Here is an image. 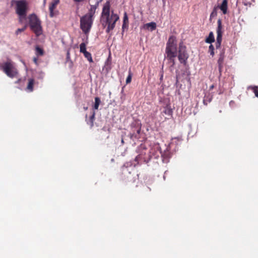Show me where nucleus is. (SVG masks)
<instances>
[{"mask_svg":"<svg viewBox=\"0 0 258 258\" xmlns=\"http://www.w3.org/2000/svg\"><path fill=\"white\" fill-rule=\"evenodd\" d=\"M158 146L150 149L144 145L141 144L137 149L138 155L135 159L138 164H145L152 169H156L159 166L160 159H162L163 152Z\"/></svg>","mask_w":258,"mask_h":258,"instance_id":"nucleus-1","label":"nucleus"},{"mask_svg":"<svg viewBox=\"0 0 258 258\" xmlns=\"http://www.w3.org/2000/svg\"><path fill=\"white\" fill-rule=\"evenodd\" d=\"M182 141V139L180 137L172 138L170 143L163 151V163H167L169 162L172 154L178 150V146L180 145Z\"/></svg>","mask_w":258,"mask_h":258,"instance_id":"nucleus-2","label":"nucleus"},{"mask_svg":"<svg viewBox=\"0 0 258 258\" xmlns=\"http://www.w3.org/2000/svg\"><path fill=\"white\" fill-rule=\"evenodd\" d=\"M12 3L16 4V13L18 16L19 22L22 23L26 19L28 9V3L26 0H12Z\"/></svg>","mask_w":258,"mask_h":258,"instance_id":"nucleus-3","label":"nucleus"},{"mask_svg":"<svg viewBox=\"0 0 258 258\" xmlns=\"http://www.w3.org/2000/svg\"><path fill=\"white\" fill-rule=\"evenodd\" d=\"M29 25L31 30L33 31L36 36H39L42 33V28L41 21L34 13L30 14L28 17Z\"/></svg>","mask_w":258,"mask_h":258,"instance_id":"nucleus-4","label":"nucleus"},{"mask_svg":"<svg viewBox=\"0 0 258 258\" xmlns=\"http://www.w3.org/2000/svg\"><path fill=\"white\" fill-rule=\"evenodd\" d=\"M0 70H2L9 78H15L19 77L18 70L10 61H6L0 65Z\"/></svg>","mask_w":258,"mask_h":258,"instance_id":"nucleus-5","label":"nucleus"},{"mask_svg":"<svg viewBox=\"0 0 258 258\" xmlns=\"http://www.w3.org/2000/svg\"><path fill=\"white\" fill-rule=\"evenodd\" d=\"M165 53L166 55H177V47L176 37L170 36L166 43L165 49Z\"/></svg>","mask_w":258,"mask_h":258,"instance_id":"nucleus-6","label":"nucleus"},{"mask_svg":"<svg viewBox=\"0 0 258 258\" xmlns=\"http://www.w3.org/2000/svg\"><path fill=\"white\" fill-rule=\"evenodd\" d=\"M142 124L139 120H135L131 124V132L128 137L132 140L138 139L141 131Z\"/></svg>","mask_w":258,"mask_h":258,"instance_id":"nucleus-7","label":"nucleus"},{"mask_svg":"<svg viewBox=\"0 0 258 258\" xmlns=\"http://www.w3.org/2000/svg\"><path fill=\"white\" fill-rule=\"evenodd\" d=\"M93 22V19L92 18L85 15L80 19V28L82 31L87 34L90 31Z\"/></svg>","mask_w":258,"mask_h":258,"instance_id":"nucleus-8","label":"nucleus"},{"mask_svg":"<svg viewBox=\"0 0 258 258\" xmlns=\"http://www.w3.org/2000/svg\"><path fill=\"white\" fill-rule=\"evenodd\" d=\"M177 56L180 63L185 66L187 63V60L189 55L186 51V47L183 45L182 42H180L179 44L178 54Z\"/></svg>","mask_w":258,"mask_h":258,"instance_id":"nucleus-9","label":"nucleus"},{"mask_svg":"<svg viewBox=\"0 0 258 258\" xmlns=\"http://www.w3.org/2000/svg\"><path fill=\"white\" fill-rule=\"evenodd\" d=\"M225 57V49L224 48L220 49L218 59V66L219 72L221 73L223 67V62Z\"/></svg>","mask_w":258,"mask_h":258,"instance_id":"nucleus-10","label":"nucleus"},{"mask_svg":"<svg viewBox=\"0 0 258 258\" xmlns=\"http://www.w3.org/2000/svg\"><path fill=\"white\" fill-rule=\"evenodd\" d=\"M218 27L217 28V38L216 41L222 42V26L221 19H219L217 22Z\"/></svg>","mask_w":258,"mask_h":258,"instance_id":"nucleus-11","label":"nucleus"},{"mask_svg":"<svg viewBox=\"0 0 258 258\" xmlns=\"http://www.w3.org/2000/svg\"><path fill=\"white\" fill-rule=\"evenodd\" d=\"M110 5L109 1H107L104 5L102 11L101 13L102 17L106 16L109 17L110 16Z\"/></svg>","mask_w":258,"mask_h":258,"instance_id":"nucleus-12","label":"nucleus"},{"mask_svg":"<svg viewBox=\"0 0 258 258\" xmlns=\"http://www.w3.org/2000/svg\"><path fill=\"white\" fill-rule=\"evenodd\" d=\"M59 0H52L49 6V16L52 18L55 16V13L53 12V10L55 8L56 5L59 3Z\"/></svg>","mask_w":258,"mask_h":258,"instance_id":"nucleus-13","label":"nucleus"},{"mask_svg":"<svg viewBox=\"0 0 258 258\" xmlns=\"http://www.w3.org/2000/svg\"><path fill=\"white\" fill-rule=\"evenodd\" d=\"M119 19V16L113 13V11H112L111 14V19H113V22L110 23L108 26L111 28V29H113L115 27L116 22Z\"/></svg>","mask_w":258,"mask_h":258,"instance_id":"nucleus-14","label":"nucleus"},{"mask_svg":"<svg viewBox=\"0 0 258 258\" xmlns=\"http://www.w3.org/2000/svg\"><path fill=\"white\" fill-rule=\"evenodd\" d=\"M218 7L221 10L223 14H226L228 10V1L223 0L222 3Z\"/></svg>","mask_w":258,"mask_h":258,"instance_id":"nucleus-15","label":"nucleus"},{"mask_svg":"<svg viewBox=\"0 0 258 258\" xmlns=\"http://www.w3.org/2000/svg\"><path fill=\"white\" fill-rule=\"evenodd\" d=\"M98 7V6L96 4L94 5H91V8L89 9L88 13L85 15L89 16L90 18H93L95 13L96 10Z\"/></svg>","mask_w":258,"mask_h":258,"instance_id":"nucleus-16","label":"nucleus"},{"mask_svg":"<svg viewBox=\"0 0 258 258\" xmlns=\"http://www.w3.org/2000/svg\"><path fill=\"white\" fill-rule=\"evenodd\" d=\"M205 42L208 44H212V43L215 42L214 35L213 32H210L208 37L205 39Z\"/></svg>","mask_w":258,"mask_h":258,"instance_id":"nucleus-17","label":"nucleus"},{"mask_svg":"<svg viewBox=\"0 0 258 258\" xmlns=\"http://www.w3.org/2000/svg\"><path fill=\"white\" fill-rule=\"evenodd\" d=\"M163 112L168 116H172L173 110L169 104H167L164 107Z\"/></svg>","mask_w":258,"mask_h":258,"instance_id":"nucleus-18","label":"nucleus"},{"mask_svg":"<svg viewBox=\"0 0 258 258\" xmlns=\"http://www.w3.org/2000/svg\"><path fill=\"white\" fill-rule=\"evenodd\" d=\"M88 36H87L85 42H83L80 44V52L84 53L85 52L87 51L86 50V45L88 42Z\"/></svg>","mask_w":258,"mask_h":258,"instance_id":"nucleus-19","label":"nucleus"},{"mask_svg":"<svg viewBox=\"0 0 258 258\" xmlns=\"http://www.w3.org/2000/svg\"><path fill=\"white\" fill-rule=\"evenodd\" d=\"M177 55H166L165 57L168 60L169 63L171 64L170 67H173L175 65V58Z\"/></svg>","mask_w":258,"mask_h":258,"instance_id":"nucleus-20","label":"nucleus"},{"mask_svg":"<svg viewBox=\"0 0 258 258\" xmlns=\"http://www.w3.org/2000/svg\"><path fill=\"white\" fill-rule=\"evenodd\" d=\"M34 84V80L33 79H30L29 80L28 84L27 87L28 92H31L33 90V86Z\"/></svg>","mask_w":258,"mask_h":258,"instance_id":"nucleus-21","label":"nucleus"},{"mask_svg":"<svg viewBox=\"0 0 258 258\" xmlns=\"http://www.w3.org/2000/svg\"><path fill=\"white\" fill-rule=\"evenodd\" d=\"M95 116V112L94 111H92V113L90 116V118L88 121H87V123L88 124L90 125L91 127H92L94 125V120Z\"/></svg>","mask_w":258,"mask_h":258,"instance_id":"nucleus-22","label":"nucleus"},{"mask_svg":"<svg viewBox=\"0 0 258 258\" xmlns=\"http://www.w3.org/2000/svg\"><path fill=\"white\" fill-rule=\"evenodd\" d=\"M146 26L148 30H150L151 31H152L156 29L157 25L155 22H152L150 23H147L146 24Z\"/></svg>","mask_w":258,"mask_h":258,"instance_id":"nucleus-23","label":"nucleus"},{"mask_svg":"<svg viewBox=\"0 0 258 258\" xmlns=\"http://www.w3.org/2000/svg\"><path fill=\"white\" fill-rule=\"evenodd\" d=\"M132 163L131 162H126L125 163L122 167V172L125 173L126 172H128L130 173H131V171H129L128 168L131 167L132 166Z\"/></svg>","mask_w":258,"mask_h":258,"instance_id":"nucleus-24","label":"nucleus"},{"mask_svg":"<svg viewBox=\"0 0 258 258\" xmlns=\"http://www.w3.org/2000/svg\"><path fill=\"white\" fill-rule=\"evenodd\" d=\"M101 103V100L100 98L98 97H96L95 98V102L94 104L93 105V109L94 110H97L98 109L99 106L100 104Z\"/></svg>","mask_w":258,"mask_h":258,"instance_id":"nucleus-25","label":"nucleus"},{"mask_svg":"<svg viewBox=\"0 0 258 258\" xmlns=\"http://www.w3.org/2000/svg\"><path fill=\"white\" fill-rule=\"evenodd\" d=\"M247 89H251L253 91L255 96L258 98V86H249L247 87Z\"/></svg>","mask_w":258,"mask_h":258,"instance_id":"nucleus-26","label":"nucleus"},{"mask_svg":"<svg viewBox=\"0 0 258 258\" xmlns=\"http://www.w3.org/2000/svg\"><path fill=\"white\" fill-rule=\"evenodd\" d=\"M128 23V19L127 13L124 12L123 18V24L122 25V29H123L125 27L126 24Z\"/></svg>","mask_w":258,"mask_h":258,"instance_id":"nucleus-27","label":"nucleus"},{"mask_svg":"<svg viewBox=\"0 0 258 258\" xmlns=\"http://www.w3.org/2000/svg\"><path fill=\"white\" fill-rule=\"evenodd\" d=\"M36 54L37 56L43 55L44 54V51L43 49L40 48L39 46H36L35 47Z\"/></svg>","mask_w":258,"mask_h":258,"instance_id":"nucleus-28","label":"nucleus"},{"mask_svg":"<svg viewBox=\"0 0 258 258\" xmlns=\"http://www.w3.org/2000/svg\"><path fill=\"white\" fill-rule=\"evenodd\" d=\"M111 64H110V63H109L108 59H107V60L105 62V64L103 68V70H105V71L107 73H108L110 71V70H111Z\"/></svg>","mask_w":258,"mask_h":258,"instance_id":"nucleus-29","label":"nucleus"},{"mask_svg":"<svg viewBox=\"0 0 258 258\" xmlns=\"http://www.w3.org/2000/svg\"><path fill=\"white\" fill-rule=\"evenodd\" d=\"M83 54H84V56L87 59V60L90 62H93V59H92V55H91V54L89 52L86 51L85 53H84Z\"/></svg>","mask_w":258,"mask_h":258,"instance_id":"nucleus-30","label":"nucleus"},{"mask_svg":"<svg viewBox=\"0 0 258 258\" xmlns=\"http://www.w3.org/2000/svg\"><path fill=\"white\" fill-rule=\"evenodd\" d=\"M133 74L131 72V69L128 71V75L126 79V84H129L131 83L132 81V78Z\"/></svg>","mask_w":258,"mask_h":258,"instance_id":"nucleus-31","label":"nucleus"},{"mask_svg":"<svg viewBox=\"0 0 258 258\" xmlns=\"http://www.w3.org/2000/svg\"><path fill=\"white\" fill-rule=\"evenodd\" d=\"M45 73L42 71H39L36 73V77L39 79H43L44 77Z\"/></svg>","mask_w":258,"mask_h":258,"instance_id":"nucleus-32","label":"nucleus"},{"mask_svg":"<svg viewBox=\"0 0 258 258\" xmlns=\"http://www.w3.org/2000/svg\"><path fill=\"white\" fill-rule=\"evenodd\" d=\"M209 52L212 56L215 55L214 47L213 44H210L209 46Z\"/></svg>","mask_w":258,"mask_h":258,"instance_id":"nucleus-33","label":"nucleus"},{"mask_svg":"<svg viewBox=\"0 0 258 258\" xmlns=\"http://www.w3.org/2000/svg\"><path fill=\"white\" fill-rule=\"evenodd\" d=\"M27 25H25L23 28H18L15 32L16 35H18L20 33L26 30V29L27 28Z\"/></svg>","mask_w":258,"mask_h":258,"instance_id":"nucleus-34","label":"nucleus"},{"mask_svg":"<svg viewBox=\"0 0 258 258\" xmlns=\"http://www.w3.org/2000/svg\"><path fill=\"white\" fill-rule=\"evenodd\" d=\"M217 15V8L216 7H215L212 12H211V14H210V19H212V18H214L215 17H216Z\"/></svg>","mask_w":258,"mask_h":258,"instance_id":"nucleus-35","label":"nucleus"},{"mask_svg":"<svg viewBox=\"0 0 258 258\" xmlns=\"http://www.w3.org/2000/svg\"><path fill=\"white\" fill-rule=\"evenodd\" d=\"M212 100L211 97H205L204 100H203V103L204 105H207L208 103H210Z\"/></svg>","mask_w":258,"mask_h":258,"instance_id":"nucleus-36","label":"nucleus"},{"mask_svg":"<svg viewBox=\"0 0 258 258\" xmlns=\"http://www.w3.org/2000/svg\"><path fill=\"white\" fill-rule=\"evenodd\" d=\"M112 22H113V19H111V16L106 17V20L105 21L106 24H107V25H109Z\"/></svg>","mask_w":258,"mask_h":258,"instance_id":"nucleus-37","label":"nucleus"},{"mask_svg":"<svg viewBox=\"0 0 258 258\" xmlns=\"http://www.w3.org/2000/svg\"><path fill=\"white\" fill-rule=\"evenodd\" d=\"M221 43L222 42H216V43H215V45H216V49H219L221 47Z\"/></svg>","mask_w":258,"mask_h":258,"instance_id":"nucleus-38","label":"nucleus"},{"mask_svg":"<svg viewBox=\"0 0 258 258\" xmlns=\"http://www.w3.org/2000/svg\"><path fill=\"white\" fill-rule=\"evenodd\" d=\"M33 62L35 63V64H36L37 66L38 65V59H37V57H34L33 59Z\"/></svg>","mask_w":258,"mask_h":258,"instance_id":"nucleus-39","label":"nucleus"},{"mask_svg":"<svg viewBox=\"0 0 258 258\" xmlns=\"http://www.w3.org/2000/svg\"><path fill=\"white\" fill-rule=\"evenodd\" d=\"M124 86H123L122 88V89H121V92H120V94L121 95V98H122L123 96H124L125 95L124 93Z\"/></svg>","mask_w":258,"mask_h":258,"instance_id":"nucleus-40","label":"nucleus"},{"mask_svg":"<svg viewBox=\"0 0 258 258\" xmlns=\"http://www.w3.org/2000/svg\"><path fill=\"white\" fill-rule=\"evenodd\" d=\"M112 30V29H111V28H110L109 26H107V27L106 30V32L107 33H109L110 32V31L111 30Z\"/></svg>","mask_w":258,"mask_h":258,"instance_id":"nucleus-41","label":"nucleus"},{"mask_svg":"<svg viewBox=\"0 0 258 258\" xmlns=\"http://www.w3.org/2000/svg\"><path fill=\"white\" fill-rule=\"evenodd\" d=\"M18 80L15 82V84H18L21 81V79L20 78V76H19L18 78H17Z\"/></svg>","mask_w":258,"mask_h":258,"instance_id":"nucleus-42","label":"nucleus"},{"mask_svg":"<svg viewBox=\"0 0 258 258\" xmlns=\"http://www.w3.org/2000/svg\"><path fill=\"white\" fill-rule=\"evenodd\" d=\"M163 73H162L160 75V81H162L163 80Z\"/></svg>","mask_w":258,"mask_h":258,"instance_id":"nucleus-43","label":"nucleus"},{"mask_svg":"<svg viewBox=\"0 0 258 258\" xmlns=\"http://www.w3.org/2000/svg\"><path fill=\"white\" fill-rule=\"evenodd\" d=\"M75 3H81L83 2L84 0H73Z\"/></svg>","mask_w":258,"mask_h":258,"instance_id":"nucleus-44","label":"nucleus"},{"mask_svg":"<svg viewBox=\"0 0 258 258\" xmlns=\"http://www.w3.org/2000/svg\"><path fill=\"white\" fill-rule=\"evenodd\" d=\"M102 1H103V0H98V1H97L95 3V4H96L97 5L99 6V3H101Z\"/></svg>","mask_w":258,"mask_h":258,"instance_id":"nucleus-45","label":"nucleus"},{"mask_svg":"<svg viewBox=\"0 0 258 258\" xmlns=\"http://www.w3.org/2000/svg\"><path fill=\"white\" fill-rule=\"evenodd\" d=\"M121 143L122 144H124V140H123V136H122Z\"/></svg>","mask_w":258,"mask_h":258,"instance_id":"nucleus-46","label":"nucleus"},{"mask_svg":"<svg viewBox=\"0 0 258 258\" xmlns=\"http://www.w3.org/2000/svg\"><path fill=\"white\" fill-rule=\"evenodd\" d=\"M214 88V85H211V86L210 87V90H212V89H213Z\"/></svg>","mask_w":258,"mask_h":258,"instance_id":"nucleus-47","label":"nucleus"},{"mask_svg":"<svg viewBox=\"0 0 258 258\" xmlns=\"http://www.w3.org/2000/svg\"><path fill=\"white\" fill-rule=\"evenodd\" d=\"M162 3H163V5L165 6V3H166V0H162Z\"/></svg>","mask_w":258,"mask_h":258,"instance_id":"nucleus-48","label":"nucleus"},{"mask_svg":"<svg viewBox=\"0 0 258 258\" xmlns=\"http://www.w3.org/2000/svg\"><path fill=\"white\" fill-rule=\"evenodd\" d=\"M234 102L233 101H231L230 102H229V104L231 105V104H232V103H233Z\"/></svg>","mask_w":258,"mask_h":258,"instance_id":"nucleus-49","label":"nucleus"},{"mask_svg":"<svg viewBox=\"0 0 258 258\" xmlns=\"http://www.w3.org/2000/svg\"><path fill=\"white\" fill-rule=\"evenodd\" d=\"M167 172H168V171H167V170L165 171L164 172V175L166 174L167 173Z\"/></svg>","mask_w":258,"mask_h":258,"instance_id":"nucleus-50","label":"nucleus"},{"mask_svg":"<svg viewBox=\"0 0 258 258\" xmlns=\"http://www.w3.org/2000/svg\"><path fill=\"white\" fill-rule=\"evenodd\" d=\"M163 178H164V180L165 179V175H164V174L163 175Z\"/></svg>","mask_w":258,"mask_h":258,"instance_id":"nucleus-51","label":"nucleus"},{"mask_svg":"<svg viewBox=\"0 0 258 258\" xmlns=\"http://www.w3.org/2000/svg\"><path fill=\"white\" fill-rule=\"evenodd\" d=\"M84 109H85V110H86V109H87V107H84Z\"/></svg>","mask_w":258,"mask_h":258,"instance_id":"nucleus-52","label":"nucleus"},{"mask_svg":"<svg viewBox=\"0 0 258 258\" xmlns=\"http://www.w3.org/2000/svg\"><path fill=\"white\" fill-rule=\"evenodd\" d=\"M253 2H255V0H251Z\"/></svg>","mask_w":258,"mask_h":258,"instance_id":"nucleus-53","label":"nucleus"}]
</instances>
